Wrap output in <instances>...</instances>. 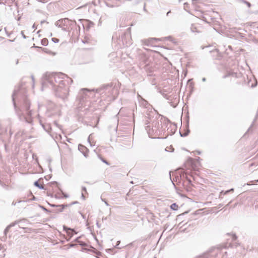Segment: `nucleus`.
I'll return each mask as SVG.
<instances>
[{
	"mask_svg": "<svg viewBox=\"0 0 258 258\" xmlns=\"http://www.w3.org/2000/svg\"><path fill=\"white\" fill-rule=\"evenodd\" d=\"M33 28H35V24H34V25H33Z\"/></svg>",
	"mask_w": 258,
	"mask_h": 258,
	"instance_id": "40",
	"label": "nucleus"
},
{
	"mask_svg": "<svg viewBox=\"0 0 258 258\" xmlns=\"http://www.w3.org/2000/svg\"><path fill=\"white\" fill-rule=\"evenodd\" d=\"M206 78H203L202 79V81H203V82H205V81H206Z\"/></svg>",
	"mask_w": 258,
	"mask_h": 258,
	"instance_id": "34",
	"label": "nucleus"
},
{
	"mask_svg": "<svg viewBox=\"0 0 258 258\" xmlns=\"http://www.w3.org/2000/svg\"><path fill=\"white\" fill-rule=\"evenodd\" d=\"M170 12V11H169L167 13V16H168L169 15V13Z\"/></svg>",
	"mask_w": 258,
	"mask_h": 258,
	"instance_id": "45",
	"label": "nucleus"
},
{
	"mask_svg": "<svg viewBox=\"0 0 258 258\" xmlns=\"http://www.w3.org/2000/svg\"><path fill=\"white\" fill-rule=\"evenodd\" d=\"M156 40H157V39L152 38L149 39L143 40V43L145 45L150 46V45H151V43L153 42V41Z\"/></svg>",
	"mask_w": 258,
	"mask_h": 258,
	"instance_id": "7",
	"label": "nucleus"
},
{
	"mask_svg": "<svg viewBox=\"0 0 258 258\" xmlns=\"http://www.w3.org/2000/svg\"><path fill=\"white\" fill-rule=\"evenodd\" d=\"M74 246V244H71V245H70V246H71V247H73V246Z\"/></svg>",
	"mask_w": 258,
	"mask_h": 258,
	"instance_id": "44",
	"label": "nucleus"
},
{
	"mask_svg": "<svg viewBox=\"0 0 258 258\" xmlns=\"http://www.w3.org/2000/svg\"><path fill=\"white\" fill-rule=\"evenodd\" d=\"M18 63V60H17L16 64Z\"/></svg>",
	"mask_w": 258,
	"mask_h": 258,
	"instance_id": "48",
	"label": "nucleus"
},
{
	"mask_svg": "<svg viewBox=\"0 0 258 258\" xmlns=\"http://www.w3.org/2000/svg\"><path fill=\"white\" fill-rule=\"evenodd\" d=\"M42 208L43 209L44 211H48V210L46 208H44L43 207H42Z\"/></svg>",
	"mask_w": 258,
	"mask_h": 258,
	"instance_id": "32",
	"label": "nucleus"
},
{
	"mask_svg": "<svg viewBox=\"0 0 258 258\" xmlns=\"http://www.w3.org/2000/svg\"><path fill=\"white\" fill-rule=\"evenodd\" d=\"M78 148H79V150H81V148H83V149H84V150H86V148L84 146H83V145H80L79 146Z\"/></svg>",
	"mask_w": 258,
	"mask_h": 258,
	"instance_id": "21",
	"label": "nucleus"
},
{
	"mask_svg": "<svg viewBox=\"0 0 258 258\" xmlns=\"http://www.w3.org/2000/svg\"><path fill=\"white\" fill-rule=\"evenodd\" d=\"M16 204H17V203H16V202H13L12 203V205H13V206H15V205H16Z\"/></svg>",
	"mask_w": 258,
	"mask_h": 258,
	"instance_id": "31",
	"label": "nucleus"
},
{
	"mask_svg": "<svg viewBox=\"0 0 258 258\" xmlns=\"http://www.w3.org/2000/svg\"><path fill=\"white\" fill-rule=\"evenodd\" d=\"M41 44L43 46H47L48 44V41L46 38H43L41 40Z\"/></svg>",
	"mask_w": 258,
	"mask_h": 258,
	"instance_id": "13",
	"label": "nucleus"
},
{
	"mask_svg": "<svg viewBox=\"0 0 258 258\" xmlns=\"http://www.w3.org/2000/svg\"><path fill=\"white\" fill-rule=\"evenodd\" d=\"M184 8H185V5H187V4H186V3H184Z\"/></svg>",
	"mask_w": 258,
	"mask_h": 258,
	"instance_id": "41",
	"label": "nucleus"
},
{
	"mask_svg": "<svg viewBox=\"0 0 258 258\" xmlns=\"http://www.w3.org/2000/svg\"><path fill=\"white\" fill-rule=\"evenodd\" d=\"M21 220H19V221H15L14 222L10 224L8 226H7V227L6 228V229H5V232H6L7 231H8V230L12 227L15 226L16 224H18V223H21Z\"/></svg>",
	"mask_w": 258,
	"mask_h": 258,
	"instance_id": "8",
	"label": "nucleus"
},
{
	"mask_svg": "<svg viewBox=\"0 0 258 258\" xmlns=\"http://www.w3.org/2000/svg\"><path fill=\"white\" fill-rule=\"evenodd\" d=\"M37 1L39 2H42V3H46L48 1V0H37Z\"/></svg>",
	"mask_w": 258,
	"mask_h": 258,
	"instance_id": "24",
	"label": "nucleus"
},
{
	"mask_svg": "<svg viewBox=\"0 0 258 258\" xmlns=\"http://www.w3.org/2000/svg\"><path fill=\"white\" fill-rule=\"evenodd\" d=\"M189 132V131L188 130L187 132L186 133H184V134H182L181 132H180V134L181 137H185L188 134Z\"/></svg>",
	"mask_w": 258,
	"mask_h": 258,
	"instance_id": "19",
	"label": "nucleus"
},
{
	"mask_svg": "<svg viewBox=\"0 0 258 258\" xmlns=\"http://www.w3.org/2000/svg\"><path fill=\"white\" fill-rule=\"evenodd\" d=\"M119 243H120V241H117V244L116 245V247H117V246H118V245L119 244Z\"/></svg>",
	"mask_w": 258,
	"mask_h": 258,
	"instance_id": "37",
	"label": "nucleus"
},
{
	"mask_svg": "<svg viewBox=\"0 0 258 258\" xmlns=\"http://www.w3.org/2000/svg\"><path fill=\"white\" fill-rule=\"evenodd\" d=\"M245 4L248 7L250 8V6H251V4L248 2H246V3H245Z\"/></svg>",
	"mask_w": 258,
	"mask_h": 258,
	"instance_id": "25",
	"label": "nucleus"
},
{
	"mask_svg": "<svg viewBox=\"0 0 258 258\" xmlns=\"http://www.w3.org/2000/svg\"><path fill=\"white\" fill-rule=\"evenodd\" d=\"M190 30H191V31L193 33H195V32H197V33H200V31L197 29V28L194 25H192L191 27H190Z\"/></svg>",
	"mask_w": 258,
	"mask_h": 258,
	"instance_id": "11",
	"label": "nucleus"
},
{
	"mask_svg": "<svg viewBox=\"0 0 258 258\" xmlns=\"http://www.w3.org/2000/svg\"><path fill=\"white\" fill-rule=\"evenodd\" d=\"M72 82V79L64 74L46 73L43 76L42 88L43 89L49 84L55 92L56 95L64 98L68 95V85Z\"/></svg>",
	"mask_w": 258,
	"mask_h": 258,
	"instance_id": "1",
	"label": "nucleus"
},
{
	"mask_svg": "<svg viewBox=\"0 0 258 258\" xmlns=\"http://www.w3.org/2000/svg\"><path fill=\"white\" fill-rule=\"evenodd\" d=\"M19 227H20V228H24V227H22V226H20V225L19 226Z\"/></svg>",
	"mask_w": 258,
	"mask_h": 258,
	"instance_id": "47",
	"label": "nucleus"
},
{
	"mask_svg": "<svg viewBox=\"0 0 258 258\" xmlns=\"http://www.w3.org/2000/svg\"><path fill=\"white\" fill-rule=\"evenodd\" d=\"M17 91H18L17 90H14L13 94L12 95V99H13V104H14V107L15 108H16V102L15 101V96L16 95V94L17 93Z\"/></svg>",
	"mask_w": 258,
	"mask_h": 258,
	"instance_id": "12",
	"label": "nucleus"
},
{
	"mask_svg": "<svg viewBox=\"0 0 258 258\" xmlns=\"http://www.w3.org/2000/svg\"><path fill=\"white\" fill-rule=\"evenodd\" d=\"M219 253H221V250L218 248H214L207 253H204L202 256V258H212L213 256L216 257Z\"/></svg>",
	"mask_w": 258,
	"mask_h": 258,
	"instance_id": "4",
	"label": "nucleus"
},
{
	"mask_svg": "<svg viewBox=\"0 0 258 258\" xmlns=\"http://www.w3.org/2000/svg\"><path fill=\"white\" fill-rule=\"evenodd\" d=\"M182 176L183 178H185L188 181L189 183H190L191 182V180L188 177V176L186 174H183Z\"/></svg>",
	"mask_w": 258,
	"mask_h": 258,
	"instance_id": "18",
	"label": "nucleus"
},
{
	"mask_svg": "<svg viewBox=\"0 0 258 258\" xmlns=\"http://www.w3.org/2000/svg\"><path fill=\"white\" fill-rule=\"evenodd\" d=\"M104 202H105V204L106 206H109V204H108V203L106 201H104Z\"/></svg>",
	"mask_w": 258,
	"mask_h": 258,
	"instance_id": "35",
	"label": "nucleus"
},
{
	"mask_svg": "<svg viewBox=\"0 0 258 258\" xmlns=\"http://www.w3.org/2000/svg\"><path fill=\"white\" fill-rule=\"evenodd\" d=\"M82 198L84 200L85 199V197H84V194L82 192V196H81Z\"/></svg>",
	"mask_w": 258,
	"mask_h": 258,
	"instance_id": "29",
	"label": "nucleus"
},
{
	"mask_svg": "<svg viewBox=\"0 0 258 258\" xmlns=\"http://www.w3.org/2000/svg\"><path fill=\"white\" fill-rule=\"evenodd\" d=\"M247 185H250V184H251V183H247Z\"/></svg>",
	"mask_w": 258,
	"mask_h": 258,
	"instance_id": "50",
	"label": "nucleus"
},
{
	"mask_svg": "<svg viewBox=\"0 0 258 258\" xmlns=\"http://www.w3.org/2000/svg\"><path fill=\"white\" fill-rule=\"evenodd\" d=\"M170 38H171L170 37H168L167 38L169 39Z\"/></svg>",
	"mask_w": 258,
	"mask_h": 258,
	"instance_id": "49",
	"label": "nucleus"
},
{
	"mask_svg": "<svg viewBox=\"0 0 258 258\" xmlns=\"http://www.w3.org/2000/svg\"><path fill=\"white\" fill-rule=\"evenodd\" d=\"M34 185L36 187H38L39 189H44V186L42 185H41L39 183L38 181H36L34 182Z\"/></svg>",
	"mask_w": 258,
	"mask_h": 258,
	"instance_id": "14",
	"label": "nucleus"
},
{
	"mask_svg": "<svg viewBox=\"0 0 258 258\" xmlns=\"http://www.w3.org/2000/svg\"><path fill=\"white\" fill-rule=\"evenodd\" d=\"M197 0H192V4H195L196 3V2L197 1Z\"/></svg>",
	"mask_w": 258,
	"mask_h": 258,
	"instance_id": "33",
	"label": "nucleus"
},
{
	"mask_svg": "<svg viewBox=\"0 0 258 258\" xmlns=\"http://www.w3.org/2000/svg\"><path fill=\"white\" fill-rule=\"evenodd\" d=\"M42 50L46 53H48V52L47 51V48H41Z\"/></svg>",
	"mask_w": 258,
	"mask_h": 258,
	"instance_id": "26",
	"label": "nucleus"
},
{
	"mask_svg": "<svg viewBox=\"0 0 258 258\" xmlns=\"http://www.w3.org/2000/svg\"><path fill=\"white\" fill-rule=\"evenodd\" d=\"M63 229L64 230H66L68 234L71 235V236L73 235V234L71 233L72 232H74V230L73 229L70 228H68L65 226H63Z\"/></svg>",
	"mask_w": 258,
	"mask_h": 258,
	"instance_id": "9",
	"label": "nucleus"
},
{
	"mask_svg": "<svg viewBox=\"0 0 258 258\" xmlns=\"http://www.w3.org/2000/svg\"><path fill=\"white\" fill-rule=\"evenodd\" d=\"M170 208L173 210H177L178 208V205L176 203H173L171 205Z\"/></svg>",
	"mask_w": 258,
	"mask_h": 258,
	"instance_id": "16",
	"label": "nucleus"
},
{
	"mask_svg": "<svg viewBox=\"0 0 258 258\" xmlns=\"http://www.w3.org/2000/svg\"><path fill=\"white\" fill-rule=\"evenodd\" d=\"M82 189L83 191L87 192V189H86V188L85 187L83 186L82 188Z\"/></svg>",
	"mask_w": 258,
	"mask_h": 258,
	"instance_id": "27",
	"label": "nucleus"
},
{
	"mask_svg": "<svg viewBox=\"0 0 258 258\" xmlns=\"http://www.w3.org/2000/svg\"><path fill=\"white\" fill-rule=\"evenodd\" d=\"M8 41H10V42L14 41V40H10V39H9V40H8Z\"/></svg>",
	"mask_w": 258,
	"mask_h": 258,
	"instance_id": "43",
	"label": "nucleus"
},
{
	"mask_svg": "<svg viewBox=\"0 0 258 258\" xmlns=\"http://www.w3.org/2000/svg\"><path fill=\"white\" fill-rule=\"evenodd\" d=\"M144 10L145 11L146 10V8H145V4L144 5Z\"/></svg>",
	"mask_w": 258,
	"mask_h": 258,
	"instance_id": "42",
	"label": "nucleus"
},
{
	"mask_svg": "<svg viewBox=\"0 0 258 258\" xmlns=\"http://www.w3.org/2000/svg\"><path fill=\"white\" fill-rule=\"evenodd\" d=\"M94 92V90H89L87 89H82L79 93L80 103L81 105H83L85 102L84 99L90 97V95Z\"/></svg>",
	"mask_w": 258,
	"mask_h": 258,
	"instance_id": "3",
	"label": "nucleus"
},
{
	"mask_svg": "<svg viewBox=\"0 0 258 258\" xmlns=\"http://www.w3.org/2000/svg\"><path fill=\"white\" fill-rule=\"evenodd\" d=\"M45 22V21L43 20L41 22V24H42L43 23Z\"/></svg>",
	"mask_w": 258,
	"mask_h": 258,
	"instance_id": "38",
	"label": "nucleus"
},
{
	"mask_svg": "<svg viewBox=\"0 0 258 258\" xmlns=\"http://www.w3.org/2000/svg\"><path fill=\"white\" fill-rule=\"evenodd\" d=\"M21 202H22V201H19L18 202V203H21Z\"/></svg>",
	"mask_w": 258,
	"mask_h": 258,
	"instance_id": "51",
	"label": "nucleus"
},
{
	"mask_svg": "<svg viewBox=\"0 0 258 258\" xmlns=\"http://www.w3.org/2000/svg\"><path fill=\"white\" fill-rule=\"evenodd\" d=\"M77 203H78V202H77V201L76 202H74L72 203V205L75 204H77Z\"/></svg>",
	"mask_w": 258,
	"mask_h": 258,
	"instance_id": "36",
	"label": "nucleus"
},
{
	"mask_svg": "<svg viewBox=\"0 0 258 258\" xmlns=\"http://www.w3.org/2000/svg\"><path fill=\"white\" fill-rule=\"evenodd\" d=\"M138 97L141 98V104L144 106V107H146V105L148 104V102L146 100H145V99H144L140 95H138Z\"/></svg>",
	"mask_w": 258,
	"mask_h": 258,
	"instance_id": "10",
	"label": "nucleus"
},
{
	"mask_svg": "<svg viewBox=\"0 0 258 258\" xmlns=\"http://www.w3.org/2000/svg\"><path fill=\"white\" fill-rule=\"evenodd\" d=\"M21 34L24 38L25 39L26 38V36L25 35L24 32L23 31H21Z\"/></svg>",
	"mask_w": 258,
	"mask_h": 258,
	"instance_id": "23",
	"label": "nucleus"
},
{
	"mask_svg": "<svg viewBox=\"0 0 258 258\" xmlns=\"http://www.w3.org/2000/svg\"><path fill=\"white\" fill-rule=\"evenodd\" d=\"M21 111L26 121L31 123L33 121L31 116L32 110H30V102L27 98H25L24 100V104L21 107Z\"/></svg>",
	"mask_w": 258,
	"mask_h": 258,
	"instance_id": "2",
	"label": "nucleus"
},
{
	"mask_svg": "<svg viewBox=\"0 0 258 258\" xmlns=\"http://www.w3.org/2000/svg\"><path fill=\"white\" fill-rule=\"evenodd\" d=\"M70 22V21L68 18L60 19L56 22V25L58 27L61 28L62 30L67 31V28L64 27V26H67Z\"/></svg>",
	"mask_w": 258,
	"mask_h": 258,
	"instance_id": "5",
	"label": "nucleus"
},
{
	"mask_svg": "<svg viewBox=\"0 0 258 258\" xmlns=\"http://www.w3.org/2000/svg\"><path fill=\"white\" fill-rule=\"evenodd\" d=\"M99 91H100V90H98V89H97V90H96V92H97V93H99Z\"/></svg>",
	"mask_w": 258,
	"mask_h": 258,
	"instance_id": "39",
	"label": "nucleus"
},
{
	"mask_svg": "<svg viewBox=\"0 0 258 258\" xmlns=\"http://www.w3.org/2000/svg\"><path fill=\"white\" fill-rule=\"evenodd\" d=\"M140 64L141 66H143V67H147L150 62L148 56L145 54H141L140 56Z\"/></svg>",
	"mask_w": 258,
	"mask_h": 258,
	"instance_id": "6",
	"label": "nucleus"
},
{
	"mask_svg": "<svg viewBox=\"0 0 258 258\" xmlns=\"http://www.w3.org/2000/svg\"><path fill=\"white\" fill-rule=\"evenodd\" d=\"M234 190V189L233 188H231L229 190H227L226 191H225V192H224L223 191H222L221 192H220V197L221 196V195L222 194H223V195H226V194H227L228 192H229L230 191H233Z\"/></svg>",
	"mask_w": 258,
	"mask_h": 258,
	"instance_id": "17",
	"label": "nucleus"
},
{
	"mask_svg": "<svg viewBox=\"0 0 258 258\" xmlns=\"http://www.w3.org/2000/svg\"><path fill=\"white\" fill-rule=\"evenodd\" d=\"M236 238H237V236H236V235L235 234H233V240H236Z\"/></svg>",
	"mask_w": 258,
	"mask_h": 258,
	"instance_id": "28",
	"label": "nucleus"
},
{
	"mask_svg": "<svg viewBox=\"0 0 258 258\" xmlns=\"http://www.w3.org/2000/svg\"><path fill=\"white\" fill-rule=\"evenodd\" d=\"M32 80H33V81H34V79L33 76H32Z\"/></svg>",
	"mask_w": 258,
	"mask_h": 258,
	"instance_id": "46",
	"label": "nucleus"
},
{
	"mask_svg": "<svg viewBox=\"0 0 258 258\" xmlns=\"http://www.w3.org/2000/svg\"><path fill=\"white\" fill-rule=\"evenodd\" d=\"M242 3H243L244 4H245L246 3L247 1H245V0H241L240 1Z\"/></svg>",
	"mask_w": 258,
	"mask_h": 258,
	"instance_id": "30",
	"label": "nucleus"
},
{
	"mask_svg": "<svg viewBox=\"0 0 258 258\" xmlns=\"http://www.w3.org/2000/svg\"><path fill=\"white\" fill-rule=\"evenodd\" d=\"M101 161H102L103 162H104V163H105L106 164H107V165H109V163H108L106 160H104V159H103V158H101Z\"/></svg>",
	"mask_w": 258,
	"mask_h": 258,
	"instance_id": "22",
	"label": "nucleus"
},
{
	"mask_svg": "<svg viewBox=\"0 0 258 258\" xmlns=\"http://www.w3.org/2000/svg\"><path fill=\"white\" fill-rule=\"evenodd\" d=\"M52 41L54 42V43H57L59 42V39L56 38H52Z\"/></svg>",
	"mask_w": 258,
	"mask_h": 258,
	"instance_id": "20",
	"label": "nucleus"
},
{
	"mask_svg": "<svg viewBox=\"0 0 258 258\" xmlns=\"http://www.w3.org/2000/svg\"><path fill=\"white\" fill-rule=\"evenodd\" d=\"M52 207H61V209L59 210L60 212H62L63 210V209L64 208V207H67L68 205H51Z\"/></svg>",
	"mask_w": 258,
	"mask_h": 258,
	"instance_id": "15",
	"label": "nucleus"
}]
</instances>
